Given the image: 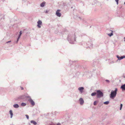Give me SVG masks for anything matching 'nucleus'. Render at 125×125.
I'll list each match as a JSON object with an SVG mask.
<instances>
[{
  "mask_svg": "<svg viewBox=\"0 0 125 125\" xmlns=\"http://www.w3.org/2000/svg\"><path fill=\"white\" fill-rule=\"evenodd\" d=\"M117 91V88H115V91H112L110 95V97L113 98L115 97L116 95Z\"/></svg>",
  "mask_w": 125,
  "mask_h": 125,
  "instance_id": "obj_1",
  "label": "nucleus"
},
{
  "mask_svg": "<svg viewBox=\"0 0 125 125\" xmlns=\"http://www.w3.org/2000/svg\"><path fill=\"white\" fill-rule=\"evenodd\" d=\"M97 96V97L100 98L103 96V94L100 90H98L96 93Z\"/></svg>",
  "mask_w": 125,
  "mask_h": 125,
  "instance_id": "obj_2",
  "label": "nucleus"
},
{
  "mask_svg": "<svg viewBox=\"0 0 125 125\" xmlns=\"http://www.w3.org/2000/svg\"><path fill=\"white\" fill-rule=\"evenodd\" d=\"M61 10H58L56 11V15L59 17H60L61 15V13L59 12Z\"/></svg>",
  "mask_w": 125,
  "mask_h": 125,
  "instance_id": "obj_3",
  "label": "nucleus"
},
{
  "mask_svg": "<svg viewBox=\"0 0 125 125\" xmlns=\"http://www.w3.org/2000/svg\"><path fill=\"white\" fill-rule=\"evenodd\" d=\"M42 22L40 20H39L38 21L37 26L39 28H40L41 27L40 25L42 24Z\"/></svg>",
  "mask_w": 125,
  "mask_h": 125,
  "instance_id": "obj_4",
  "label": "nucleus"
},
{
  "mask_svg": "<svg viewBox=\"0 0 125 125\" xmlns=\"http://www.w3.org/2000/svg\"><path fill=\"white\" fill-rule=\"evenodd\" d=\"M84 89V88L83 87H79L78 88V90L80 91L81 93H82V92H83V90Z\"/></svg>",
  "mask_w": 125,
  "mask_h": 125,
  "instance_id": "obj_5",
  "label": "nucleus"
},
{
  "mask_svg": "<svg viewBox=\"0 0 125 125\" xmlns=\"http://www.w3.org/2000/svg\"><path fill=\"white\" fill-rule=\"evenodd\" d=\"M79 101L80 103V104L81 105L83 104L84 102L83 99L82 98H80L79 99Z\"/></svg>",
  "mask_w": 125,
  "mask_h": 125,
  "instance_id": "obj_6",
  "label": "nucleus"
},
{
  "mask_svg": "<svg viewBox=\"0 0 125 125\" xmlns=\"http://www.w3.org/2000/svg\"><path fill=\"white\" fill-rule=\"evenodd\" d=\"M29 101L31 103V104L33 105H34L35 104V103L31 99L29 100Z\"/></svg>",
  "mask_w": 125,
  "mask_h": 125,
  "instance_id": "obj_7",
  "label": "nucleus"
},
{
  "mask_svg": "<svg viewBox=\"0 0 125 125\" xmlns=\"http://www.w3.org/2000/svg\"><path fill=\"white\" fill-rule=\"evenodd\" d=\"M117 58H118V59L119 60H121L123 59L124 58H125V56H121V57H118V56H117Z\"/></svg>",
  "mask_w": 125,
  "mask_h": 125,
  "instance_id": "obj_8",
  "label": "nucleus"
},
{
  "mask_svg": "<svg viewBox=\"0 0 125 125\" xmlns=\"http://www.w3.org/2000/svg\"><path fill=\"white\" fill-rule=\"evenodd\" d=\"M121 88L123 90H124L125 91V84L121 86Z\"/></svg>",
  "mask_w": 125,
  "mask_h": 125,
  "instance_id": "obj_9",
  "label": "nucleus"
},
{
  "mask_svg": "<svg viewBox=\"0 0 125 125\" xmlns=\"http://www.w3.org/2000/svg\"><path fill=\"white\" fill-rule=\"evenodd\" d=\"M110 31L111 32V33L108 34V35L110 37L113 35V31H112L110 30Z\"/></svg>",
  "mask_w": 125,
  "mask_h": 125,
  "instance_id": "obj_10",
  "label": "nucleus"
},
{
  "mask_svg": "<svg viewBox=\"0 0 125 125\" xmlns=\"http://www.w3.org/2000/svg\"><path fill=\"white\" fill-rule=\"evenodd\" d=\"M31 122L34 125H35L37 124V123L35 122V121L33 120H31Z\"/></svg>",
  "mask_w": 125,
  "mask_h": 125,
  "instance_id": "obj_11",
  "label": "nucleus"
},
{
  "mask_svg": "<svg viewBox=\"0 0 125 125\" xmlns=\"http://www.w3.org/2000/svg\"><path fill=\"white\" fill-rule=\"evenodd\" d=\"M10 115H11V118L12 117L13 115V113L12 111L11 110H10Z\"/></svg>",
  "mask_w": 125,
  "mask_h": 125,
  "instance_id": "obj_12",
  "label": "nucleus"
},
{
  "mask_svg": "<svg viewBox=\"0 0 125 125\" xmlns=\"http://www.w3.org/2000/svg\"><path fill=\"white\" fill-rule=\"evenodd\" d=\"M13 107L15 108H18L19 107V106L18 104H16L14 105Z\"/></svg>",
  "mask_w": 125,
  "mask_h": 125,
  "instance_id": "obj_13",
  "label": "nucleus"
},
{
  "mask_svg": "<svg viewBox=\"0 0 125 125\" xmlns=\"http://www.w3.org/2000/svg\"><path fill=\"white\" fill-rule=\"evenodd\" d=\"M45 4V2H43L41 4V6L42 7H43L44 6Z\"/></svg>",
  "mask_w": 125,
  "mask_h": 125,
  "instance_id": "obj_14",
  "label": "nucleus"
},
{
  "mask_svg": "<svg viewBox=\"0 0 125 125\" xmlns=\"http://www.w3.org/2000/svg\"><path fill=\"white\" fill-rule=\"evenodd\" d=\"M96 94V93L94 92V93H92L91 94V95L92 96H94Z\"/></svg>",
  "mask_w": 125,
  "mask_h": 125,
  "instance_id": "obj_15",
  "label": "nucleus"
},
{
  "mask_svg": "<svg viewBox=\"0 0 125 125\" xmlns=\"http://www.w3.org/2000/svg\"><path fill=\"white\" fill-rule=\"evenodd\" d=\"M98 102L97 101H94V105H96Z\"/></svg>",
  "mask_w": 125,
  "mask_h": 125,
  "instance_id": "obj_16",
  "label": "nucleus"
},
{
  "mask_svg": "<svg viewBox=\"0 0 125 125\" xmlns=\"http://www.w3.org/2000/svg\"><path fill=\"white\" fill-rule=\"evenodd\" d=\"M26 104L24 103H22L21 104V106H24L26 105Z\"/></svg>",
  "mask_w": 125,
  "mask_h": 125,
  "instance_id": "obj_17",
  "label": "nucleus"
},
{
  "mask_svg": "<svg viewBox=\"0 0 125 125\" xmlns=\"http://www.w3.org/2000/svg\"><path fill=\"white\" fill-rule=\"evenodd\" d=\"M109 103V101H106L104 103V104H107Z\"/></svg>",
  "mask_w": 125,
  "mask_h": 125,
  "instance_id": "obj_18",
  "label": "nucleus"
},
{
  "mask_svg": "<svg viewBox=\"0 0 125 125\" xmlns=\"http://www.w3.org/2000/svg\"><path fill=\"white\" fill-rule=\"evenodd\" d=\"M21 34H22V32H21V31L20 32V34H19V36L20 37Z\"/></svg>",
  "mask_w": 125,
  "mask_h": 125,
  "instance_id": "obj_19",
  "label": "nucleus"
},
{
  "mask_svg": "<svg viewBox=\"0 0 125 125\" xmlns=\"http://www.w3.org/2000/svg\"><path fill=\"white\" fill-rule=\"evenodd\" d=\"M122 106H123L122 104H120V110H121V109H122Z\"/></svg>",
  "mask_w": 125,
  "mask_h": 125,
  "instance_id": "obj_20",
  "label": "nucleus"
},
{
  "mask_svg": "<svg viewBox=\"0 0 125 125\" xmlns=\"http://www.w3.org/2000/svg\"><path fill=\"white\" fill-rule=\"evenodd\" d=\"M26 116L27 118V119H29V116L28 115H26Z\"/></svg>",
  "mask_w": 125,
  "mask_h": 125,
  "instance_id": "obj_21",
  "label": "nucleus"
},
{
  "mask_svg": "<svg viewBox=\"0 0 125 125\" xmlns=\"http://www.w3.org/2000/svg\"><path fill=\"white\" fill-rule=\"evenodd\" d=\"M119 0H115V1L117 3V4H118V1Z\"/></svg>",
  "mask_w": 125,
  "mask_h": 125,
  "instance_id": "obj_22",
  "label": "nucleus"
},
{
  "mask_svg": "<svg viewBox=\"0 0 125 125\" xmlns=\"http://www.w3.org/2000/svg\"><path fill=\"white\" fill-rule=\"evenodd\" d=\"M20 38V37H19V36L18 37V38H17V42L19 40V39Z\"/></svg>",
  "mask_w": 125,
  "mask_h": 125,
  "instance_id": "obj_23",
  "label": "nucleus"
},
{
  "mask_svg": "<svg viewBox=\"0 0 125 125\" xmlns=\"http://www.w3.org/2000/svg\"><path fill=\"white\" fill-rule=\"evenodd\" d=\"M21 90H23V87H21Z\"/></svg>",
  "mask_w": 125,
  "mask_h": 125,
  "instance_id": "obj_24",
  "label": "nucleus"
},
{
  "mask_svg": "<svg viewBox=\"0 0 125 125\" xmlns=\"http://www.w3.org/2000/svg\"><path fill=\"white\" fill-rule=\"evenodd\" d=\"M11 42V41H8V42H6V43H9V42Z\"/></svg>",
  "mask_w": 125,
  "mask_h": 125,
  "instance_id": "obj_25",
  "label": "nucleus"
},
{
  "mask_svg": "<svg viewBox=\"0 0 125 125\" xmlns=\"http://www.w3.org/2000/svg\"><path fill=\"white\" fill-rule=\"evenodd\" d=\"M106 81L108 83H109V81L108 80H106Z\"/></svg>",
  "mask_w": 125,
  "mask_h": 125,
  "instance_id": "obj_26",
  "label": "nucleus"
},
{
  "mask_svg": "<svg viewBox=\"0 0 125 125\" xmlns=\"http://www.w3.org/2000/svg\"><path fill=\"white\" fill-rule=\"evenodd\" d=\"M49 11H45V13H48V12Z\"/></svg>",
  "mask_w": 125,
  "mask_h": 125,
  "instance_id": "obj_27",
  "label": "nucleus"
},
{
  "mask_svg": "<svg viewBox=\"0 0 125 125\" xmlns=\"http://www.w3.org/2000/svg\"><path fill=\"white\" fill-rule=\"evenodd\" d=\"M57 125H61L60 124L58 123L57 124Z\"/></svg>",
  "mask_w": 125,
  "mask_h": 125,
  "instance_id": "obj_28",
  "label": "nucleus"
},
{
  "mask_svg": "<svg viewBox=\"0 0 125 125\" xmlns=\"http://www.w3.org/2000/svg\"><path fill=\"white\" fill-rule=\"evenodd\" d=\"M124 39H125V37H124Z\"/></svg>",
  "mask_w": 125,
  "mask_h": 125,
  "instance_id": "obj_29",
  "label": "nucleus"
}]
</instances>
